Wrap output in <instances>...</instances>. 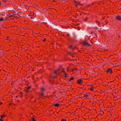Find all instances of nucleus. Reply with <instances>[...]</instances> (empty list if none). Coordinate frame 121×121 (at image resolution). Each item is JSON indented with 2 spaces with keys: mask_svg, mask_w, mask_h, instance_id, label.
Masks as SVG:
<instances>
[{
  "mask_svg": "<svg viewBox=\"0 0 121 121\" xmlns=\"http://www.w3.org/2000/svg\"><path fill=\"white\" fill-rule=\"evenodd\" d=\"M68 75L67 74H65V77L66 78H67L68 77Z\"/></svg>",
  "mask_w": 121,
  "mask_h": 121,
  "instance_id": "4be33fe9",
  "label": "nucleus"
},
{
  "mask_svg": "<svg viewBox=\"0 0 121 121\" xmlns=\"http://www.w3.org/2000/svg\"><path fill=\"white\" fill-rule=\"evenodd\" d=\"M101 91H102V90H101V91H100V92H101Z\"/></svg>",
  "mask_w": 121,
  "mask_h": 121,
  "instance_id": "58836bf2",
  "label": "nucleus"
},
{
  "mask_svg": "<svg viewBox=\"0 0 121 121\" xmlns=\"http://www.w3.org/2000/svg\"><path fill=\"white\" fill-rule=\"evenodd\" d=\"M28 29V28H27L25 27H23V29H25L26 30H27V29Z\"/></svg>",
  "mask_w": 121,
  "mask_h": 121,
  "instance_id": "cd10ccee",
  "label": "nucleus"
},
{
  "mask_svg": "<svg viewBox=\"0 0 121 121\" xmlns=\"http://www.w3.org/2000/svg\"><path fill=\"white\" fill-rule=\"evenodd\" d=\"M3 120L1 119H0V121H3Z\"/></svg>",
  "mask_w": 121,
  "mask_h": 121,
  "instance_id": "2f4dec72",
  "label": "nucleus"
},
{
  "mask_svg": "<svg viewBox=\"0 0 121 121\" xmlns=\"http://www.w3.org/2000/svg\"><path fill=\"white\" fill-rule=\"evenodd\" d=\"M74 79V78L73 77H71L70 79L69 80V81H70L71 80H73Z\"/></svg>",
  "mask_w": 121,
  "mask_h": 121,
  "instance_id": "6ab92c4d",
  "label": "nucleus"
},
{
  "mask_svg": "<svg viewBox=\"0 0 121 121\" xmlns=\"http://www.w3.org/2000/svg\"><path fill=\"white\" fill-rule=\"evenodd\" d=\"M113 93L112 95H115V94H117L119 92V90L118 89H117L113 91Z\"/></svg>",
  "mask_w": 121,
  "mask_h": 121,
  "instance_id": "7ed1b4c3",
  "label": "nucleus"
},
{
  "mask_svg": "<svg viewBox=\"0 0 121 121\" xmlns=\"http://www.w3.org/2000/svg\"><path fill=\"white\" fill-rule=\"evenodd\" d=\"M69 48L72 50H74L75 49V47L73 46L72 45H70L69 46Z\"/></svg>",
  "mask_w": 121,
  "mask_h": 121,
  "instance_id": "9d476101",
  "label": "nucleus"
},
{
  "mask_svg": "<svg viewBox=\"0 0 121 121\" xmlns=\"http://www.w3.org/2000/svg\"><path fill=\"white\" fill-rule=\"evenodd\" d=\"M24 49L25 51H26L27 49V48L26 47H25L24 48Z\"/></svg>",
  "mask_w": 121,
  "mask_h": 121,
  "instance_id": "b1692460",
  "label": "nucleus"
},
{
  "mask_svg": "<svg viewBox=\"0 0 121 121\" xmlns=\"http://www.w3.org/2000/svg\"><path fill=\"white\" fill-rule=\"evenodd\" d=\"M36 26H38V23H37L36 24Z\"/></svg>",
  "mask_w": 121,
  "mask_h": 121,
  "instance_id": "7c9ffc66",
  "label": "nucleus"
},
{
  "mask_svg": "<svg viewBox=\"0 0 121 121\" xmlns=\"http://www.w3.org/2000/svg\"><path fill=\"white\" fill-rule=\"evenodd\" d=\"M1 4H5L6 2V1L5 0H3L2 1H0Z\"/></svg>",
  "mask_w": 121,
  "mask_h": 121,
  "instance_id": "ddd939ff",
  "label": "nucleus"
},
{
  "mask_svg": "<svg viewBox=\"0 0 121 121\" xmlns=\"http://www.w3.org/2000/svg\"><path fill=\"white\" fill-rule=\"evenodd\" d=\"M83 82L82 80L81 79H78L77 81V83L79 85H81L82 84Z\"/></svg>",
  "mask_w": 121,
  "mask_h": 121,
  "instance_id": "f257e3e1",
  "label": "nucleus"
},
{
  "mask_svg": "<svg viewBox=\"0 0 121 121\" xmlns=\"http://www.w3.org/2000/svg\"><path fill=\"white\" fill-rule=\"evenodd\" d=\"M4 20L3 19L2 17H1V18L0 19V21H2Z\"/></svg>",
  "mask_w": 121,
  "mask_h": 121,
  "instance_id": "5701e85b",
  "label": "nucleus"
},
{
  "mask_svg": "<svg viewBox=\"0 0 121 121\" xmlns=\"http://www.w3.org/2000/svg\"><path fill=\"white\" fill-rule=\"evenodd\" d=\"M2 103L1 102H0V105H2Z\"/></svg>",
  "mask_w": 121,
  "mask_h": 121,
  "instance_id": "c756f323",
  "label": "nucleus"
},
{
  "mask_svg": "<svg viewBox=\"0 0 121 121\" xmlns=\"http://www.w3.org/2000/svg\"><path fill=\"white\" fill-rule=\"evenodd\" d=\"M84 95V96L83 97H82V98H83L84 99H86V98L87 97L88 95L87 93H83L82 94Z\"/></svg>",
  "mask_w": 121,
  "mask_h": 121,
  "instance_id": "6e6552de",
  "label": "nucleus"
},
{
  "mask_svg": "<svg viewBox=\"0 0 121 121\" xmlns=\"http://www.w3.org/2000/svg\"><path fill=\"white\" fill-rule=\"evenodd\" d=\"M74 3L75 4V5L76 7H78V5H79L80 4L79 2H77L75 0L74 1Z\"/></svg>",
  "mask_w": 121,
  "mask_h": 121,
  "instance_id": "423d86ee",
  "label": "nucleus"
},
{
  "mask_svg": "<svg viewBox=\"0 0 121 121\" xmlns=\"http://www.w3.org/2000/svg\"><path fill=\"white\" fill-rule=\"evenodd\" d=\"M15 14L13 12V13H9L8 16L9 17H11Z\"/></svg>",
  "mask_w": 121,
  "mask_h": 121,
  "instance_id": "1a4fd4ad",
  "label": "nucleus"
},
{
  "mask_svg": "<svg viewBox=\"0 0 121 121\" xmlns=\"http://www.w3.org/2000/svg\"><path fill=\"white\" fill-rule=\"evenodd\" d=\"M116 19L119 21H121V16H120L119 15H118L116 16Z\"/></svg>",
  "mask_w": 121,
  "mask_h": 121,
  "instance_id": "0eeeda50",
  "label": "nucleus"
},
{
  "mask_svg": "<svg viewBox=\"0 0 121 121\" xmlns=\"http://www.w3.org/2000/svg\"><path fill=\"white\" fill-rule=\"evenodd\" d=\"M101 91H102V90H101V91H100V92H101Z\"/></svg>",
  "mask_w": 121,
  "mask_h": 121,
  "instance_id": "4c0bfd02",
  "label": "nucleus"
},
{
  "mask_svg": "<svg viewBox=\"0 0 121 121\" xmlns=\"http://www.w3.org/2000/svg\"><path fill=\"white\" fill-rule=\"evenodd\" d=\"M107 73H109L110 74H111L112 73V71L111 69H108V70L106 71Z\"/></svg>",
  "mask_w": 121,
  "mask_h": 121,
  "instance_id": "20e7f679",
  "label": "nucleus"
},
{
  "mask_svg": "<svg viewBox=\"0 0 121 121\" xmlns=\"http://www.w3.org/2000/svg\"><path fill=\"white\" fill-rule=\"evenodd\" d=\"M9 39L10 38H9V36H7L6 39L7 40H9Z\"/></svg>",
  "mask_w": 121,
  "mask_h": 121,
  "instance_id": "393cba45",
  "label": "nucleus"
},
{
  "mask_svg": "<svg viewBox=\"0 0 121 121\" xmlns=\"http://www.w3.org/2000/svg\"><path fill=\"white\" fill-rule=\"evenodd\" d=\"M41 39L44 42H45L47 40V39H46L44 38L43 37Z\"/></svg>",
  "mask_w": 121,
  "mask_h": 121,
  "instance_id": "2eb2a0df",
  "label": "nucleus"
},
{
  "mask_svg": "<svg viewBox=\"0 0 121 121\" xmlns=\"http://www.w3.org/2000/svg\"><path fill=\"white\" fill-rule=\"evenodd\" d=\"M30 121H36V120L34 118H32V120H31Z\"/></svg>",
  "mask_w": 121,
  "mask_h": 121,
  "instance_id": "bb28decb",
  "label": "nucleus"
},
{
  "mask_svg": "<svg viewBox=\"0 0 121 121\" xmlns=\"http://www.w3.org/2000/svg\"><path fill=\"white\" fill-rule=\"evenodd\" d=\"M61 121H67L66 119L65 118H62L61 120Z\"/></svg>",
  "mask_w": 121,
  "mask_h": 121,
  "instance_id": "a211bd4d",
  "label": "nucleus"
},
{
  "mask_svg": "<svg viewBox=\"0 0 121 121\" xmlns=\"http://www.w3.org/2000/svg\"><path fill=\"white\" fill-rule=\"evenodd\" d=\"M31 88V86H30L26 88V91L27 92H28V90L30 89Z\"/></svg>",
  "mask_w": 121,
  "mask_h": 121,
  "instance_id": "f8f14e48",
  "label": "nucleus"
},
{
  "mask_svg": "<svg viewBox=\"0 0 121 121\" xmlns=\"http://www.w3.org/2000/svg\"><path fill=\"white\" fill-rule=\"evenodd\" d=\"M82 45L83 46L87 45L89 46H90V45L88 43L86 42V41H83L82 43Z\"/></svg>",
  "mask_w": 121,
  "mask_h": 121,
  "instance_id": "f03ea898",
  "label": "nucleus"
},
{
  "mask_svg": "<svg viewBox=\"0 0 121 121\" xmlns=\"http://www.w3.org/2000/svg\"><path fill=\"white\" fill-rule=\"evenodd\" d=\"M53 105L56 107H58L59 106V105L57 103L56 104H53Z\"/></svg>",
  "mask_w": 121,
  "mask_h": 121,
  "instance_id": "dca6fc26",
  "label": "nucleus"
},
{
  "mask_svg": "<svg viewBox=\"0 0 121 121\" xmlns=\"http://www.w3.org/2000/svg\"><path fill=\"white\" fill-rule=\"evenodd\" d=\"M117 95H116V96H115V97H117Z\"/></svg>",
  "mask_w": 121,
  "mask_h": 121,
  "instance_id": "f704fd0d",
  "label": "nucleus"
},
{
  "mask_svg": "<svg viewBox=\"0 0 121 121\" xmlns=\"http://www.w3.org/2000/svg\"><path fill=\"white\" fill-rule=\"evenodd\" d=\"M57 71L56 70H55L54 72V73L55 74H57V73H56Z\"/></svg>",
  "mask_w": 121,
  "mask_h": 121,
  "instance_id": "c85d7f7f",
  "label": "nucleus"
},
{
  "mask_svg": "<svg viewBox=\"0 0 121 121\" xmlns=\"http://www.w3.org/2000/svg\"><path fill=\"white\" fill-rule=\"evenodd\" d=\"M19 27H18V26H17V28H18V29H19Z\"/></svg>",
  "mask_w": 121,
  "mask_h": 121,
  "instance_id": "72a5a7b5",
  "label": "nucleus"
},
{
  "mask_svg": "<svg viewBox=\"0 0 121 121\" xmlns=\"http://www.w3.org/2000/svg\"><path fill=\"white\" fill-rule=\"evenodd\" d=\"M91 88H89V89L91 91H93V88L92 85L91 86Z\"/></svg>",
  "mask_w": 121,
  "mask_h": 121,
  "instance_id": "f3484780",
  "label": "nucleus"
},
{
  "mask_svg": "<svg viewBox=\"0 0 121 121\" xmlns=\"http://www.w3.org/2000/svg\"><path fill=\"white\" fill-rule=\"evenodd\" d=\"M1 2L0 1V6H1Z\"/></svg>",
  "mask_w": 121,
  "mask_h": 121,
  "instance_id": "473e14b6",
  "label": "nucleus"
},
{
  "mask_svg": "<svg viewBox=\"0 0 121 121\" xmlns=\"http://www.w3.org/2000/svg\"><path fill=\"white\" fill-rule=\"evenodd\" d=\"M3 50L0 49V58L2 57L4 54Z\"/></svg>",
  "mask_w": 121,
  "mask_h": 121,
  "instance_id": "39448f33",
  "label": "nucleus"
},
{
  "mask_svg": "<svg viewBox=\"0 0 121 121\" xmlns=\"http://www.w3.org/2000/svg\"><path fill=\"white\" fill-rule=\"evenodd\" d=\"M22 36H25V35H22Z\"/></svg>",
  "mask_w": 121,
  "mask_h": 121,
  "instance_id": "c9c22d12",
  "label": "nucleus"
},
{
  "mask_svg": "<svg viewBox=\"0 0 121 121\" xmlns=\"http://www.w3.org/2000/svg\"><path fill=\"white\" fill-rule=\"evenodd\" d=\"M5 116L4 115H2L1 116V117L2 118H3L4 117H5Z\"/></svg>",
  "mask_w": 121,
  "mask_h": 121,
  "instance_id": "412c9836",
  "label": "nucleus"
},
{
  "mask_svg": "<svg viewBox=\"0 0 121 121\" xmlns=\"http://www.w3.org/2000/svg\"><path fill=\"white\" fill-rule=\"evenodd\" d=\"M27 22H26V23H26V24H27Z\"/></svg>",
  "mask_w": 121,
  "mask_h": 121,
  "instance_id": "e433bc0d",
  "label": "nucleus"
},
{
  "mask_svg": "<svg viewBox=\"0 0 121 121\" xmlns=\"http://www.w3.org/2000/svg\"><path fill=\"white\" fill-rule=\"evenodd\" d=\"M43 94L44 93H43L41 91L40 92H39V95L42 96L43 95Z\"/></svg>",
  "mask_w": 121,
  "mask_h": 121,
  "instance_id": "4468645a",
  "label": "nucleus"
},
{
  "mask_svg": "<svg viewBox=\"0 0 121 121\" xmlns=\"http://www.w3.org/2000/svg\"><path fill=\"white\" fill-rule=\"evenodd\" d=\"M23 27H22L21 26H20L19 27V29H23Z\"/></svg>",
  "mask_w": 121,
  "mask_h": 121,
  "instance_id": "a878e982",
  "label": "nucleus"
},
{
  "mask_svg": "<svg viewBox=\"0 0 121 121\" xmlns=\"http://www.w3.org/2000/svg\"><path fill=\"white\" fill-rule=\"evenodd\" d=\"M62 72H63L64 73H66L65 72V69H64L62 68Z\"/></svg>",
  "mask_w": 121,
  "mask_h": 121,
  "instance_id": "aec40b11",
  "label": "nucleus"
},
{
  "mask_svg": "<svg viewBox=\"0 0 121 121\" xmlns=\"http://www.w3.org/2000/svg\"><path fill=\"white\" fill-rule=\"evenodd\" d=\"M45 91V89L44 87H42L41 88L40 91L44 93V92Z\"/></svg>",
  "mask_w": 121,
  "mask_h": 121,
  "instance_id": "9b49d317",
  "label": "nucleus"
}]
</instances>
